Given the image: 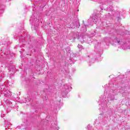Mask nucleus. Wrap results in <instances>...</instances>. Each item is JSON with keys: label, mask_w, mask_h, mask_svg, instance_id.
Segmentation results:
<instances>
[{"label": "nucleus", "mask_w": 130, "mask_h": 130, "mask_svg": "<svg viewBox=\"0 0 130 130\" xmlns=\"http://www.w3.org/2000/svg\"><path fill=\"white\" fill-rule=\"evenodd\" d=\"M30 21L32 22L34 24V25L31 26L32 30H37L38 28V22H39V19L32 16L31 17Z\"/></svg>", "instance_id": "nucleus-1"}, {"label": "nucleus", "mask_w": 130, "mask_h": 130, "mask_svg": "<svg viewBox=\"0 0 130 130\" xmlns=\"http://www.w3.org/2000/svg\"><path fill=\"white\" fill-rule=\"evenodd\" d=\"M100 15L99 14H96L93 15L92 18L88 19V22L89 23L90 22H93L94 24H96L97 22H101V18H100Z\"/></svg>", "instance_id": "nucleus-2"}, {"label": "nucleus", "mask_w": 130, "mask_h": 130, "mask_svg": "<svg viewBox=\"0 0 130 130\" xmlns=\"http://www.w3.org/2000/svg\"><path fill=\"white\" fill-rule=\"evenodd\" d=\"M65 90H63V91H62L61 92V95H62V97H66V96H67V95L68 94V93H69V90L70 89H72V87H71V86H69V85H65Z\"/></svg>", "instance_id": "nucleus-3"}, {"label": "nucleus", "mask_w": 130, "mask_h": 130, "mask_svg": "<svg viewBox=\"0 0 130 130\" xmlns=\"http://www.w3.org/2000/svg\"><path fill=\"white\" fill-rule=\"evenodd\" d=\"M71 28H79L80 27V22H79L78 21H75L74 22H72L71 24Z\"/></svg>", "instance_id": "nucleus-4"}, {"label": "nucleus", "mask_w": 130, "mask_h": 130, "mask_svg": "<svg viewBox=\"0 0 130 130\" xmlns=\"http://www.w3.org/2000/svg\"><path fill=\"white\" fill-rule=\"evenodd\" d=\"M15 70H16V68L14 65H10L8 67V71H9V72H12V73H11L12 75H14V74H15Z\"/></svg>", "instance_id": "nucleus-5"}, {"label": "nucleus", "mask_w": 130, "mask_h": 130, "mask_svg": "<svg viewBox=\"0 0 130 130\" xmlns=\"http://www.w3.org/2000/svg\"><path fill=\"white\" fill-rule=\"evenodd\" d=\"M107 10L109 12H111V11H112V7H108L107 8Z\"/></svg>", "instance_id": "nucleus-6"}, {"label": "nucleus", "mask_w": 130, "mask_h": 130, "mask_svg": "<svg viewBox=\"0 0 130 130\" xmlns=\"http://www.w3.org/2000/svg\"><path fill=\"white\" fill-rule=\"evenodd\" d=\"M109 97H113L112 98L110 99V100H111V101H113V100H114V95H109Z\"/></svg>", "instance_id": "nucleus-7"}, {"label": "nucleus", "mask_w": 130, "mask_h": 130, "mask_svg": "<svg viewBox=\"0 0 130 130\" xmlns=\"http://www.w3.org/2000/svg\"><path fill=\"white\" fill-rule=\"evenodd\" d=\"M78 48H79V49H83L84 48L83 47V46H82L81 45L78 44Z\"/></svg>", "instance_id": "nucleus-8"}, {"label": "nucleus", "mask_w": 130, "mask_h": 130, "mask_svg": "<svg viewBox=\"0 0 130 130\" xmlns=\"http://www.w3.org/2000/svg\"><path fill=\"white\" fill-rule=\"evenodd\" d=\"M124 33H125L126 34H127V35H130V32L127 31V30H125L124 31Z\"/></svg>", "instance_id": "nucleus-9"}, {"label": "nucleus", "mask_w": 130, "mask_h": 130, "mask_svg": "<svg viewBox=\"0 0 130 130\" xmlns=\"http://www.w3.org/2000/svg\"><path fill=\"white\" fill-rule=\"evenodd\" d=\"M6 103H7L8 105H10V104H11V103H12L11 102V101L7 100V101H6Z\"/></svg>", "instance_id": "nucleus-10"}, {"label": "nucleus", "mask_w": 130, "mask_h": 130, "mask_svg": "<svg viewBox=\"0 0 130 130\" xmlns=\"http://www.w3.org/2000/svg\"><path fill=\"white\" fill-rule=\"evenodd\" d=\"M91 24H92V22H90V23H89V24H88V25H86V24H85L84 27H85V28H86V27H87L88 26H92Z\"/></svg>", "instance_id": "nucleus-11"}, {"label": "nucleus", "mask_w": 130, "mask_h": 130, "mask_svg": "<svg viewBox=\"0 0 130 130\" xmlns=\"http://www.w3.org/2000/svg\"><path fill=\"white\" fill-rule=\"evenodd\" d=\"M25 100L26 101V102L30 101V100H29V97H27L25 99Z\"/></svg>", "instance_id": "nucleus-12"}, {"label": "nucleus", "mask_w": 130, "mask_h": 130, "mask_svg": "<svg viewBox=\"0 0 130 130\" xmlns=\"http://www.w3.org/2000/svg\"><path fill=\"white\" fill-rule=\"evenodd\" d=\"M116 42H117V43H119V42H120V41L119 40H117Z\"/></svg>", "instance_id": "nucleus-13"}, {"label": "nucleus", "mask_w": 130, "mask_h": 130, "mask_svg": "<svg viewBox=\"0 0 130 130\" xmlns=\"http://www.w3.org/2000/svg\"><path fill=\"white\" fill-rule=\"evenodd\" d=\"M70 50H68V52H69V53H71V52H70Z\"/></svg>", "instance_id": "nucleus-14"}, {"label": "nucleus", "mask_w": 130, "mask_h": 130, "mask_svg": "<svg viewBox=\"0 0 130 130\" xmlns=\"http://www.w3.org/2000/svg\"><path fill=\"white\" fill-rule=\"evenodd\" d=\"M106 40H109V38H107Z\"/></svg>", "instance_id": "nucleus-15"}, {"label": "nucleus", "mask_w": 130, "mask_h": 130, "mask_svg": "<svg viewBox=\"0 0 130 130\" xmlns=\"http://www.w3.org/2000/svg\"><path fill=\"white\" fill-rule=\"evenodd\" d=\"M22 44H23V43H24V42L23 41H22Z\"/></svg>", "instance_id": "nucleus-16"}, {"label": "nucleus", "mask_w": 130, "mask_h": 130, "mask_svg": "<svg viewBox=\"0 0 130 130\" xmlns=\"http://www.w3.org/2000/svg\"><path fill=\"white\" fill-rule=\"evenodd\" d=\"M109 15H111V14H110V13H109Z\"/></svg>", "instance_id": "nucleus-17"}, {"label": "nucleus", "mask_w": 130, "mask_h": 130, "mask_svg": "<svg viewBox=\"0 0 130 130\" xmlns=\"http://www.w3.org/2000/svg\"><path fill=\"white\" fill-rule=\"evenodd\" d=\"M30 2H33V0H30Z\"/></svg>", "instance_id": "nucleus-18"}, {"label": "nucleus", "mask_w": 130, "mask_h": 130, "mask_svg": "<svg viewBox=\"0 0 130 130\" xmlns=\"http://www.w3.org/2000/svg\"><path fill=\"white\" fill-rule=\"evenodd\" d=\"M15 48H16V49H17V48H18V47H17V46H16Z\"/></svg>", "instance_id": "nucleus-19"}, {"label": "nucleus", "mask_w": 130, "mask_h": 130, "mask_svg": "<svg viewBox=\"0 0 130 130\" xmlns=\"http://www.w3.org/2000/svg\"><path fill=\"white\" fill-rule=\"evenodd\" d=\"M6 129H7V128H6Z\"/></svg>", "instance_id": "nucleus-20"}]
</instances>
